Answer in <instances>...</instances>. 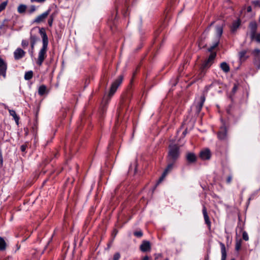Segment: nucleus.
I'll return each mask as SVG.
<instances>
[{
	"label": "nucleus",
	"instance_id": "obj_1",
	"mask_svg": "<svg viewBox=\"0 0 260 260\" xmlns=\"http://www.w3.org/2000/svg\"><path fill=\"white\" fill-rule=\"evenodd\" d=\"M39 33L42 39V47L38 53V57L37 60V64L41 66L46 57H47V51L48 45V38L44 27H38Z\"/></svg>",
	"mask_w": 260,
	"mask_h": 260
},
{
	"label": "nucleus",
	"instance_id": "obj_2",
	"mask_svg": "<svg viewBox=\"0 0 260 260\" xmlns=\"http://www.w3.org/2000/svg\"><path fill=\"white\" fill-rule=\"evenodd\" d=\"M180 156L179 147L176 144H171L169 146L167 161L176 162Z\"/></svg>",
	"mask_w": 260,
	"mask_h": 260
},
{
	"label": "nucleus",
	"instance_id": "obj_3",
	"mask_svg": "<svg viewBox=\"0 0 260 260\" xmlns=\"http://www.w3.org/2000/svg\"><path fill=\"white\" fill-rule=\"evenodd\" d=\"M223 33V26L221 25H217L216 26V38L215 39V41L213 42L212 45H211L208 49V51L209 52H211L216 47L218 46L219 43L220 38L222 36Z\"/></svg>",
	"mask_w": 260,
	"mask_h": 260
},
{
	"label": "nucleus",
	"instance_id": "obj_4",
	"mask_svg": "<svg viewBox=\"0 0 260 260\" xmlns=\"http://www.w3.org/2000/svg\"><path fill=\"white\" fill-rule=\"evenodd\" d=\"M123 80V76L120 75L118 77V78L112 84L110 91L109 93V97L111 98V97L116 92L118 86L121 84L122 81Z\"/></svg>",
	"mask_w": 260,
	"mask_h": 260
},
{
	"label": "nucleus",
	"instance_id": "obj_5",
	"mask_svg": "<svg viewBox=\"0 0 260 260\" xmlns=\"http://www.w3.org/2000/svg\"><path fill=\"white\" fill-rule=\"evenodd\" d=\"M168 165L164 170L161 176L159 179L157 184L160 183L166 177V176L167 175V174L170 172L173 169L174 165L176 162H171V161H167Z\"/></svg>",
	"mask_w": 260,
	"mask_h": 260
},
{
	"label": "nucleus",
	"instance_id": "obj_6",
	"mask_svg": "<svg viewBox=\"0 0 260 260\" xmlns=\"http://www.w3.org/2000/svg\"><path fill=\"white\" fill-rule=\"evenodd\" d=\"M51 11L50 9H48L46 11L38 15L32 21V23L39 24L45 21Z\"/></svg>",
	"mask_w": 260,
	"mask_h": 260
},
{
	"label": "nucleus",
	"instance_id": "obj_7",
	"mask_svg": "<svg viewBox=\"0 0 260 260\" xmlns=\"http://www.w3.org/2000/svg\"><path fill=\"white\" fill-rule=\"evenodd\" d=\"M228 131L225 125L223 124L220 128V130L217 133L218 138L221 141H225L228 139Z\"/></svg>",
	"mask_w": 260,
	"mask_h": 260
},
{
	"label": "nucleus",
	"instance_id": "obj_8",
	"mask_svg": "<svg viewBox=\"0 0 260 260\" xmlns=\"http://www.w3.org/2000/svg\"><path fill=\"white\" fill-rule=\"evenodd\" d=\"M7 70V64L5 61L0 58V78L3 77V79L6 78V71Z\"/></svg>",
	"mask_w": 260,
	"mask_h": 260
},
{
	"label": "nucleus",
	"instance_id": "obj_9",
	"mask_svg": "<svg viewBox=\"0 0 260 260\" xmlns=\"http://www.w3.org/2000/svg\"><path fill=\"white\" fill-rule=\"evenodd\" d=\"M38 27L32 28L30 32V41L31 47H35V44L39 40V38L36 35L34 34L33 32L37 30Z\"/></svg>",
	"mask_w": 260,
	"mask_h": 260
},
{
	"label": "nucleus",
	"instance_id": "obj_10",
	"mask_svg": "<svg viewBox=\"0 0 260 260\" xmlns=\"http://www.w3.org/2000/svg\"><path fill=\"white\" fill-rule=\"evenodd\" d=\"M25 55V52L20 48H17L14 52V57L15 60H19Z\"/></svg>",
	"mask_w": 260,
	"mask_h": 260
},
{
	"label": "nucleus",
	"instance_id": "obj_11",
	"mask_svg": "<svg viewBox=\"0 0 260 260\" xmlns=\"http://www.w3.org/2000/svg\"><path fill=\"white\" fill-rule=\"evenodd\" d=\"M249 27L250 29V37L252 40L254 39L256 33L257 25L255 21H252L249 23Z\"/></svg>",
	"mask_w": 260,
	"mask_h": 260
},
{
	"label": "nucleus",
	"instance_id": "obj_12",
	"mask_svg": "<svg viewBox=\"0 0 260 260\" xmlns=\"http://www.w3.org/2000/svg\"><path fill=\"white\" fill-rule=\"evenodd\" d=\"M202 212L205 222L207 225L208 229L210 230L211 229V222L210 220L209 217L207 213V209L205 205H203Z\"/></svg>",
	"mask_w": 260,
	"mask_h": 260
},
{
	"label": "nucleus",
	"instance_id": "obj_13",
	"mask_svg": "<svg viewBox=\"0 0 260 260\" xmlns=\"http://www.w3.org/2000/svg\"><path fill=\"white\" fill-rule=\"evenodd\" d=\"M200 156L203 160H208L211 157V152L209 149H206L200 152Z\"/></svg>",
	"mask_w": 260,
	"mask_h": 260
},
{
	"label": "nucleus",
	"instance_id": "obj_14",
	"mask_svg": "<svg viewBox=\"0 0 260 260\" xmlns=\"http://www.w3.org/2000/svg\"><path fill=\"white\" fill-rule=\"evenodd\" d=\"M205 101V97L204 95H202L200 98V101L198 102L197 105H196V113L197 114H199L200 111H201L203 106L204 105V103Z\"/></svg>",
	"mask_w": 260,
	"mask_h": 260
},
{
	"label": "nucleus",
	"instance_id": "obj_15",
	"mask_svg": "<svg viewBox=\"0 0 260 260\" xmlns=\"http://www.w3.org/2000/svg\"><path fill=\"white\" fill-rule=\"evenodd\" d=\"M151 249L150 243L149 241H144L140 246V249L143 252L149 251Z\"/></svg>",
	"mask_w": 260,
	"mask_h": 260
},
{
	"label": "nucleus",
	"instance_id": "obj_16",
	"mask_svg": "<svg viewBox=\"0 0 260 260\" xmlns=\"http://www.w3.org/2000/svg\"><path fill=\"white\" fill-rule=\"evenodd\" d=\"M219 244L221 247V260H225L226 258V251L224 244L220 242Z\"/></svg>",
	"mask_w": 260,
	"mask_h": 260
},
{
	"label": "nucleus",
	"instance_id": "obj_17",
	"mask_svg": "<svg viewBox=\"0 0 260 260\" xmlns=\"http://www.w3.org/2000/svg\"><path fill=\"white\" fill-rule=\"evenodd\" d=\"M186 157L187 160L190 163L195 162L197 159L196 155L192 152L187 153Z\"/></svg>",
	"mask_w": 260,
	"mask_h": 260
},
{
	"label": "nucleus",
	"instance_id": "obj_18",
	"mask_svg": "<svg viewBox=\"0 0 260 260\" xmlns=\"http://www.w3.org/2000/svg\"><path fill=\"white\" fill-rule=\"evenodd\" d=\"M241 23V21L240 19H238L233 22L232 25L231 26V31L232 32H235L237 28L240 26Z\"/></svg>",
	"mask_w": 260,
	"mask_h": 260
},
{
	"label": "nucleus",
	"instance_id": "obj_19",
	"mask_svg": "<svg viewBox=\"0 0 260 260\" xmlns=\"http://www.w3.org/2000/svg\"><path fill=\"white\" fill-rule=\"evenodd\" d=\"M212 64L213 62L207 58L202 65V72H203L204 70L209 68Z\"/></svg>",
	"mask_w": 260,
	"mask_h": 260
},
{
	"label": "nucleus",
	"instance_id": "obj_20",
	"mask_svg": "<svg viewBox=\"0 0 260 260\" xmlns=\"http://www.w3.org/2000/svg\"><path fill=\"white\" fill-rule=\"evenodd\" d=\"M247 52V51L245 50L239 52V58L241 61L245 60L248 57V56H246Z\"/></svg>",
	"mask_w": 260,
	"mask_h": 260
},
{
	"label": "nucleus",
	"instance_id": "obj_21",
	"mask_svg": "<svg viewBox=\"0 0 260 260\" xmlns=\"http://www.w3.org/2000/svg\"><path fill=\"white\" fill-rule=\"evenodd\" d=\"M220 67L224 73H228L230 70L229 65L225 62H222L221 63Z\"/></svg>",
	"mask_w": 260,
	"mask_h": 260
},
{
	"label": "nucleus",
	"instance_id": "obj_22",
	"mask_svg": "<svg viewBox=\"0 0 260 260\" xmlns=\"http://www.w3.org/2000/svg\"><path fill=\"white\" fill-rule=\"evenodd\" d=\"M56 15V13L54 12L52 13L48 20V24L49 26L51 27L52 26L53 22L54 21V19Z\"/></svg>",
	"mask_w": 260,
	"mask_h": 260
},
{
	"label": "nucleus",
	"instance_id": "obj_23",
	"mask_svg": "<svg viewBox=\"0 0 260 260\" xmlns=\"http://www.w3.org/2000/svg\"><path fill=\"white\" fill-rule=\"evenodd\" d=\"M26 6L24 4H20L17 8V11L20 14L24 13L26 10Z\"/></svg>",
	"mask_w": 260,
	"mask_h": 260
},
{
	"label": "nucleus",
	"instance_id": "obj_24",
	"mask_svg": "<svg viewBox=\"0 0 260 260\" xmlns=\"http://www.w3.org/2000/svg\"><path fill=\"white\" fill-rule=\"evenodd\" d=\"M7 244L3 238L0 237V251L5 250L6 248Z\"/></svg>",
	"mask_w": 260,
	"mask_h": 260
},
{
	"label": "nucleus",
	"instance_id": "obj_25",
	"mask_svg": "<svg viewBox=\"0 0 260 260\" xmlns=\"http://www.w3.org/2000/svg\"><path fill=\"white\" fill-rule=\"evenodd\" d=\"M46 91V86L44 85H41L38 89V93L40 95H43Z\"/></svg>",
	"mask_w": 260,
	"mask_h": 260
},
{
	"label": "nucleus",
	"instance_id": "obj_26",
	"mask_svg": "<svg viewBox=\"0 0 260 260\" xmlns=\"http://www.w3.org/2000/svg\"><path fill=\"white\" fill-rule=\"evenodd\" d=\"M33 76V72L32 71H29L26 72L24 75V79L26 80H29L32 78Z\"/></svg>",
	"mask_w": 260,
	"mask_h": 260
},
{
	"label": "nucleus",
	"instance_id": "obj_27",
	"mask_svg": "<svg viewBox=\"0 0 260 260\" xmlns=\"http://www.w3.org/2000/svg\"><path fill=\"white\" fill-rule=\"evenodd\" d=\"M9 113L10 115L14 117L16 123H18L19 120V117L17 115L15 111L13 110H9Z\"/></svg>",
	"mask_w": 260,
	"mask_h": 260
},
{
	"label": "nucleus",
	"instance_id": "obj_28",
	"mask_svg": "<svg viewBox=\"0 0 260 260\" xmlns=\"http://www.w3.org/2000/svg\"><path fill=\"white\" fill-rule=\"evenodd\" d=\"M260 53V50L259 49H255L252 51L253 54L255 56V61L258 60L259 59L260 56L259 55V54Z\"/></svg>",
	"mask_w": 260,
	"mask_h": 260
},
{
	"label": "nucleus",
	"instance_id": "obj_29",
	"mask_svg": "<svg viewBox=\"0 0 260 260\" xmlns=\"http://www.w3.org/2000/svg\"><path fill=\"white\" fill-rule=\"evenodd\" d=\"M210 52L211 53L209 56L208 59L213 63L214 60L216 56V53L215 52H213V50Z\"/></svg>",
	"mask_w": 260,
	"mask_h": 260
},
{
	"label": "nucleus",
	"instance_id": "obj_30",
	"mask_svg": "<svg viewBox=\"0 0 260 260\" xmlns=\"http://www.w3.org/2000/svg\"><path fill=\"white\" fill-rule=\"evenodd\" d=\"M7 5V2H4L2 3L0 5V12L3 11L6 7Z\"/></svg>",
	"mask_w": 260,
	"mask_h": 260
},
{
	"label": "nucleus",
	"instance_id": "obj_31",
	"mask_svg": "<svg viewBox=\"0 0 260 260\" xmlns=\"http://www.w3.org/2000/svg\"><path fill=\"white\" fill-rule=\"evenodd\" d=\"M134 235L137 237L141 238L143 236V232L142 231H135Z\"/></svg>",
	"mask_w": 260,
	"mask_h": 260
},
{
	"label": "nucleus",
	"instance_id": "obj_32",
	"mask_svg": "<svg viewBox=\"0 0 260 260\" xmlns=\"http://www.w3.org/2000/svg\"><path fill=\"white\" fill-rule=\"evenodd\" d=\"M241 247V241H237L236 243L235 249L237 251H239Z\"/></svg>",
	"mask_w": 260,
	"mask_h": 260
},
{
	"label": "nucleus",
	"instance_id": "obj_33",
	"mask_svg": "<svg viewBox=\"0 0 260 260\" xmlns=\"http://www.w3.org/2000/svg\"><path fill=\"white\" fill-rule=\"evenodd\" d=\"M29 44V42L28 41L26 40H23L21 42V46L23 48H25L27 46H28Z\"/></svg>",
	"mask_w": 260,
	"mask_h": 260
},
{
	"label": "nucleus",
	"instance_id": "obj_34",
	"mask_svg": "<svg viewBox=\"0 0 260 260\" xmlns=\"http://www.w3.org/2000/svg\"><path fill=\"white\" fill-rule=\"evenodd\" d=\"M242 238H243V240H244L246 241L248 240L249 237H248V234L246 232L244 231L243 232V233H242Z\"/></svg>",
	"mask_w": 260,
	"mask_h": 260
},
{
	"label": "nucleus",
	"instance_id": "obj_35",
	"mask_svg": "<svg viewBox=\"0 0 260 260\" xmlns=\"http://www.w3.org/2000/svg\"><path fill=\"white\" fill-rule=\"evenodd\" d=\"M162 258V255L161 253H155L154 254V260H161Z\"/></svg>",
	"mask_w": 260,
	"mask_h": 260
},
{
	"label": "nucleus",
	"instance_id": "obj_36",
	"mask_svg": "<svg viewBox=\"0 0 260 260\" xmlns=\"http://www.w3.org/2000/svg\"><path fill=\"white\" fill-rule=\"evenodd\" d=\"M36 10V8L35 6L32 5L30 7L29 9L28 10V12L29 14L33 13Z\"/></svg>",
	"mask_w": 260,
	"mask_h": 260
},
{
	"label": "nucleus",
	"instance_id": "obj_37",
	"mask_svg": "<svg viewBox=\"0 0 260 260\" xmlns=\"http://www.w3.org/2000/svg\"><path fill=\"white\" fill-rule=\"evenodd\" d=\"M120 257V254L119 252H116L114 254L113 260H119Z\"/></svg>",
	"mask_w": 260,
	"mask_h": 260
},
{
	"label": "nucleus",
	"instance_id": "obj_38",
	"mask_svg": "<svg viewBox=\"0 0 260 260\" xmlns=\"http://www.w3.org/2000/svg\"><path fill=\"white\" fill-rule=\"evenodd\" d=\"M232 178H233V176L232 175H229L226 178V183L228 184H230L232 182Z\"/></svg>",
	"mask_w": 260,
	"mask_h": 260
},
{
	"label": "nucleus",
	"instance_id": "obj_39",
	"mask_svg": "<svg viewBox=\"0 0 260 260\" xmlns=\"http://www.w3.org/2000/svg\"><path fill=\"white\" fill-rule=\"evenodd\" d=\"M254 39H255L257 42H260V33L257 34L255 33V36Z\"/></svg>",
	"mask_w": 260,
	"mask_h": 260
},
{
	"label": "nucleus",
	"instance_id": "obj_40",
	"mask_svg": "<svg viewBox=\"0 0 260 260\" xmlns=\"http://www.w3.org/2000/svg\"><path fill=\"white\" fill-rule=\"evenodd\" d=\"M26 148H27V145L26 144H23L21 146L20 150L22 152H25Z\"/></svg>",
	"mask_w": 260,
	"mask_h": 260
},
{
	"label": "nucleus",
	"instance_id": "obj_41",
	"mask_svg": "<svg viewBox=\"0 0 260 260\" xmlns=\"http://www.w3.org/2000/svg\"><path fill=\"white\" fill-rule=\"evenodd\" d=\"M214 22H212L210 23V24L206 28V29L205 30V32H208L210 29L211 26L214 24Z\"/></svg>",
	"mask_w": 260,
	"mask_h": 260
},
{
	"label": "nucleus",
	"instance_id": "obj_42",
	"mask_svg": "<svg viewBox=\"0 0 260 260\" xmlns=\"http://www.w3.org/2000/svg\"><path fill=\"white\" fill-rule=\"evenodd\" d=\"M252 3L255 7H260V2L259 1H253Z\"/></svg>",
	"mask_w": 260,
	"mask_h": 260
},
{
	"label": "nucleus",
	"instance_id": "obj_43",
	"mask_svg": "<svg viewBox=\"0 0 260 260\" xmlns=\"http://www.w3.org/2000/svg\"><path fill=\"white\" fill-rule=\"evenodd\" d=\"M255 63L257 65V68L260 69V57L258 60L255 61Z\"/></svg>",
	"mask_w": 260,
	"mask_h": 260
},
{
	"label": "nucleus",
	"instance_id": "obj_44",
	"mask_svg": "<svg viewBox=\"0 0 260 260\" xmlns=\"http://www.w3.org/2000/svg\"><path fill=\"white\" fill-rule=\"evenodd\" d=\"M34 49V47L32 48V47H31V50L29 51V53L31 56H32V55H33Z\"/></svg>",
	"mask_w": 260,
	"mask_h": 260
},
{
	"label": "nucleus",
	"instance_id": "obj_45",
	"mask_svg": "<svg viewBox=\"0 0 260 260\" xmlns=\"http://www.w3.org/2000/svg\"><path fill=\"white\" fill-rule=\"evenodd\" d=\"M251 11H252L251 7V6L247 7V12L249 13V12H251Z\"/></svg>",
	"mask_w": 260,
	"mask_h": 260
},
{
	"label": "nucleus",
	"instance_id": "obj_46",
	"mask_svg": "<svg viewBox=\"0 0 260 260\" xmlns=\"http://www.w3.org/2000/svg\"><path fill=\"white\" fill-rule=\"evenodd\" d=\"M150 258L148 256H145L144 257V258L142 259V260H149Z\"/></svg>",
	"mask_w": 260,
	"mask_h": 260
},
{
	"label": "nucleus",
	"instance_id": "obj_47",
	"mask_svg": "<svg viewBox=\"0 0 260 260\" xmlns=\"http://www.w3.org/2000/svg\"><path fill=\"white\" fill-rule=\"evenodd\" d=\"M3 158H2V156H0V164L2 165H3Z\"/></svg>",
	"mask_w": 260,
	"mask_h": 260
},
{
	"label": "nucleus",
	"instance_id": "obj_48",
	"mask_svg": "<svg viewBox=\"0 0 260 260\" xmlns=\"http://www.w3.org/2000/svg\"><path fill=\"white\" fill-rule=\"evenodd\" d=\"M30 1H31V3H34V2L39 3V0H30Z\"/></svg>",
	"mask_w": 260,
	"mask_h": 260
},
{
	"label": "nucleus",
	"instance_id": "obj_49",
	"mask_svg": "<svg viewBox=\"0 0 260 260\" xmlns=\"http://www.w3.org/2000/svg\"><path fill=\"white\" fill-rule=\"evenodd\" d=\"M46 0H39V3H43Z\"/></svg>",
	"mask_w": 260,
	"mask_h": 260
},
{
	"label": "nucleus",
	"instance_id": "obj_50",
	"mask_svg": "<svg viewBox=\"0 0 260 260\" xmlns=\"http://www.w3.org/2000/svg\"><path fill=\"white\" fill-rule=\"evenodd\" d=\"M236 86H234V87H233V90H236Z\"/></svg>",
	"mask_w": 260,
	"mask_h": 260
},
{
	"label": "nucleus",
	"instance_id": "obj_51",
	"mask_svg": "<svg viewBox=\"0 0 260 260\" xmlns=\"http://www.w3.org/2000/svg\"><path fill=\"white\" fill-rule=\"evenodd\" d=\"M208 256H207V257H206L205 260H208Z\"/></svg>",
	"mask_w": 260,
	"mask_h": 260
},
{
	"label": "nucleus",
	"instance_id": "obj_52",
	"mask_svg": "<svg viewBox=\"0 0 260 260\" xmlns=\"http://www.w3.org/2000/svg\"><path fill=\"white\" fill-rule=\"evenodd\" d=\"M164 260H169V258L167 257Z\"/></svg>",
	"mask_w": 260,
	"mask_h": 260
},
{
	"label": "nucleus",
	"instance_id": "obj_53",
	"mask_svg": "<svg viewBox=\"0 0 260 260\" xmlns=\"http://www.w3.org/2000/svg\"><path fill=\"white\" fill-rule=\"evenodd\" d=\"M231 260H235V259H234V258H233V259H231Z\"/></svg>",
	"mask_w": 260,
	"mask_h": 260
}]
</instances>
